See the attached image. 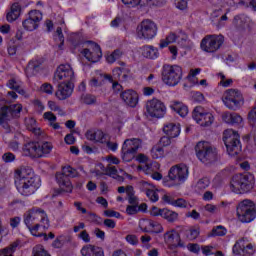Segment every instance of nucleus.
<instances>
[{
	"label": "nucleus",
	"instance_id": "72a5a7b5",
	"mask_svg": "<svg viewBox=\"0 0 256 256\" xmlns=\"http://www.w3.org/2000/svg\"><path fill=\"white\" fill-rule=\"evenodd\" d=\"M42 64L43 60L41 58L32 59L25 69L27 77H33V75H36L37 71H39V67H41Z\"/></svg>",
	"mask_w": 256,
	"mask_h": 256
},
{
	"label": "nucleus",
	"instance_id": "0e129e2a",
	"mask_svg": "<svg viewBox=\"0 0 256 256\" xmlns=\"http://www.w3.org/2000/svg\"><path fill=\"white\" fill-rule=\"evenodd\" d=\"M81 254L83 256H93L95 255V246L93 245H86L82 248Z\"/></svg>",
	"mask_w": 256,
	"mask_h": 256
},
{
	"label": "nucleus",
	"instance_id": "864d4df0",
	"mask_svg": "<svg viewBox=\"0 0 256 256\" xmlns=\"http://www.w3.org/2000/svg\"><path fill=\"white\" fill-rule=\"evenodd\" d=\"M33 256H51V254L45 250L43 245L38 244L33 248Z\"/></svg>",
	"mask_w": 256,
	"mask_h": 256
},
{
	"label": "nucleus",
	"instance_id": "39448f33",
	"mask_svg": "<svg viewBox=\"0 0 256 256\" xmlns=\"http://www.w3.org/2000/svg\"><path fill=\"white\" fill-rule=\"evenodd\" d=\"M223 142L226 147V151L230 157H235L241 153V140L239 132L233 129H226L223 132Z\"/></svg>",
	"mask_w": 256,
	"mask_h": 256
},
{
	"label": "nucleus",
	"instance_id": "6e6552de",
	"mask_svg": "<svg viewBox=\"0 0 256 256\" xmlns=\"http://www.w3.org/2000/svg\"><path fill=\"white\" fill-rule=\"evenodd\" d=\"M158 28L153 20L145 19L136 27V38L141 41H152L157 37Z\"/></svg>",
	"mask_w": 256,
	"mask_h": 256
},
{
	"label": "nucleus",
	"instance_id": "ea45409f",
	"mask_svg": "<svg viewBox=\"0 0 256 256\" xmlns=\"http://www.w3.org/2000/svg\"><path fill=\"white\" fill-rule=\"evenodd\" d=\"M128 9H137V7H145L149 4V0H121Z\"/></svg>",
	"mask_w": 256,
	"mask_h": 256
},
{
	"label": "nucleus",
	"instance_id": "603ef678",
	"mask_svg": "<svg viewBox=\"0 0 256 256\" xmlns=\"http://www.w3.org/2000/svg\"><path fill=\"white\" fill-rule=\"evenodd\" d=\"M152 223V220L143 218L139 221V228L141 231H144V233H149L151 231Z\"/></svg>",
	"mask_w": 256,
	"mask_h": 256
},
{
	"label": "nucleus",
	"instance_id": "2eb2a0df",
	"mask_svg": "<svg viewBox=\"0 0 256 256\" xmlns=\"http://www.w3.org/2000/svg\"><path fill=\"white\" fill-rule=\"evenodd\" d=\"M192 119L197 125H200V127H210V125H213V121H215V116H213V113L209 112V110L197 106L192 112Z\"/></svg>",
	"mask_w": 256,
	"mask_h": 256
},
{
	"label": "nucleus",
	"instance_id": "1a4fd4ad",
	"mask_svg": "<svg viewBox=\"0 0 256 256\" xmlns=\"http://www.w3.org/2000/svg\"><path fill=\"white\" fill-rule=\"evenodd\" d=\"M23 151L28 157H47L53 151V144L51 142H29L24 146Z\"/></svg>",
	"mask_w": 256,
	"mask_h": 256
},
{
	"label": "nucleus",
	"instance_id": "7ed1b4c3",
	"mask_svg": "<svg viewBox=\"0 0 256 256\" xmlns=\"http://www.w3.org/2000/svg\"><path fill=\"white\" fill-rule=\"evenodd\" d=\"M255 188V176L251 173L236 174L230 181V190L237 195L250 193Z\"/></svg>",
	"mask_w": 256,
	"mask_h": 256
},
{
	"label": "nucleus",
	"instance_id": "c756f323",
	"mask_svg": "<svg viewBox=\"0 0 256 256\" xmlns=\"http://www.w3.org/2000/svg\"><path fill=\"white\" fill-rule=\"evenodd\" d=\"M200 73V68L191 69L185 78L184 89H191V87H196V85H199L197 75Z\"/></svg>",
	"mask_w": 256,
	"mask_h": 256
},
{
	"label": "nucleus",
	"instance_id": "cd10ccee",
	"mask_svg": "<svg viewBox=\"0 0 256 256\" xmlns=\"http://www.w3.org/2000/svg\"><path fill=\"white\" fill-rule=\"evenodd\" d=\"M142 190L145 192L146 197H148V199L152 201V203H157V201H159V193L163 191L159 190L157 186L149 182L142 183Z\"/></svg>",
	"mask_w": 256,
	"mask_h": 256
},
{
	"label": "nucleus",
	"instance_id": "ddd939ff",
	"mask_svg": "<svg viewBox=\"0 0 256 256\" xmlns=\"http://www.w3.org/2000/svg\"><path fill=\"white\" fill-rule=\"evenodd\" d=\"M145 115L152 119H163V117L167 115V106L165 105V102L157 98L148 100L145 104Z\"/></svg>",
	"mask_w": 256,
	"mask_h": 256
},
{
	"label": "nucleus",
	"instance_id": "f8f14e48",
	"mask_svg": "<svg viewBox=\"0 0 256 256\" xmlns=\"http://www.w3.org/2000/svg\"><path fill=\"white\" fill-rule=\"evenodd\" d=\"M236 213L241 223H251L256 218L255 203L251 200H243L236 208Z\"/></svg>",
	"mask_w": 256,
	"mask_h": 256
},
{
	"label": "nucleus",
	"instance_id": "412c9836",
	"mask_svg": "<svg viewBox=\"0 0 256 256\" xmlns=\"http://www.w3.org/2000/svg\"><path fill=\"white\" fill-rule=\"evenodd\" d=\"M164 245L167 249H178V247L183 248V240H181V235L175 229L168 230L164 234Z\"/></svg>",
	"mask_w": 256,
	"mask_h": 256
},
{
	"label": "nucleus",
	"instance_id": "f257e3e1",
	"mask_svg": "<svg viewBox=\"0 0 256 256\" xmlns=\"http://www.w3.org/2000/svg\"><path fill=\"white\" fill-rule=\"evenodd\" d=\"M15 186L24 197L33 195L41 187V178L33 173L29 168H20L14 174Z\"/></svg>",
	"mask_w": 256,
	"mask_h": 256
},
{
	"label": "nucleus",
	"instance_id": "f03ea898",
	"mask_svg": "<svg viewBox=\"0 0 256 256\" xmlns=\"http://www.w3.org/2000/svg\"><path fill=\"white\" fill-rule=\"evenodd\" d=\"M216 9L210 14V21L216 27H224L225 23L229 20L227 15L231 12V8L235 7V0H217L214 2Z\"/></svg>",
	"mask_w": 256,
	"mask_h": 256
},
{
	"label": "nucleus",
	"instance_id": "13d9d810",
	"mask_svg": "<svg viewBox=\"0 0 256 256\" xmlns=\"http://www.w3.org/2000/svg\"><path fill=\"white\" fill-rule=\"evenodd\" d=\"M102 161L108 164L107 167H111V165H119V163H121V160L113 155L102 158Z\"/></svg>",
	"mask_w": 256,
	"mask_h": 256
},
{
	"label": "nucleus",
	"instance_id": "a18cd8bd",
	"mask_svg": "<svg viewBox=\"0 0 256 256\" xmlns=\"http://www.w3.org/2000/svg\"><path fill=\"white\" fill-rule=\"evenodd\" d=\"M43 119L47 121L53 129H59V124L55 123L57 121V117L52 112H45Z\"/></svg>",
	"mask_w": 256,
	"mask_h": 256
},
{
	"label": "nucleus",
	"instance_id": "b1692460",
	"mask_svg": "<svg viewBox=\"0 0 256 256\" xmlns=\"http://www.w3.org/2000/svg\"><path fill=\"white\" fill-rule=\"evenodd\" d=\"M2 103H5V101H0V125H3V123L9 119V115L15 117L19 115L23 109L21 104H15L8 108L6 106H2Z\"/></svg>",
	"mask_w": 256,
	"mask_h": 256
},
{
	"label": "nucleus",
	"instance_id": "de8ad7c7",
	"mask_svg": "<svg viewBox=\"0 0 256 256\" xmlns=\"http://www.w3.org/2000/svg\"><path fill=\"white\" fill-rule=\"evenodd\" d=\"M209 185H211V180H209V178H202L196 183L195 191H197V193H200V191L207 189Z\"/></svg>",
	"mask_w": 256,
	"mask_h": 256
},
{
	"label": "nucleus",
	"instance_id": "473e14b6",
	"mask_svg": "<svg viewBox=\"0 0 256 256\" xmlns=\"http://www.w3.org/2000/svg\"><path fill=\"white\" fill-rule=\"evenodd\" d=\"M141 145H143V142L139 138H130L126 139L122 145V148L132 151V153H137L139 149H141Z\"/></svg>",
	"mask_w": 256,
	"mask_h": 256
},
{
	"label": "nucleus",
	"instance_id": "dca6fc26",
	"mask_svg": "<svg viewBox=\"0 0 256 256\" xmlns=\"http://www.w3.org/2000/svg\"><path fill=\"white\" fill-rule=\"evenodd\" d=\"M187 39V34L183 32V30L178 29L176 31L170 32L165 38L161 39L159 48L165 49L166 47L173 45V43H178V45L183 47V43H187Z\"/></svg>",
	"mask_w": 256,
	"mask_h": 256
},
{
	"label": "nucleus",
	"instance_id": "e433bc0d",
	"mask_svg": "<svg viewBox=\"0 0 256 256\" xmlns=\"http://www.w3.org/2000/svg\"><path fill=\"white\" fill-rule=\"evenodd\" d=\"M105 79L113 83V77L111 75H103L100 71H96V76L90 81L89 85L90 87H101Z\"/></svg>",
	"mask_w": 256,
	"mask_h": 256
},
{
	"label": "nucleus",
	"instance_id": "9b49d317",
	"mask_svg": "<svg viewBox=\"0 0 256 256\" xmlns=\"http://www.w3.org/2000/svg\"><path fill=\"white\" fill-rule=\"evenodd\" d=\"M222 103H224L227 109L237 111V109H241V107H243L245 100L241 91L237 89H228L223 93Z\"/></svg>",
	"mask_w": 256,
	"mask_h": 256
},
{
	"label": "nucleus",
	"instance_id": "58836bf2",
	"mask_svg": "<svg viewBox=\"0 0 256 256\" xmlns=\"http://www.w3.org/2000/svg\"><path fill=\"white\" fill-rule=\"evenodd\" d=\"M159 169H161V164H159V162H152L150 164L137 167V171H142V173H145V175H152L153 173L159 171Z\"/></svg>",
	"mask_w": 256,
	"mask_h": 256
},
{
	"label": "nucleus",
	"instance_id": "423d86ee",
	"mask_svg": "<svg viewBox=\"0 0 256 256\" xmlns=\"http://www.w3.org/2000/svg\"><path fill=\"white\" fill-rule=\"evenodd\" d=\"M195 153L197 159L205 165L217 159V148L213 147V145L207 141L198 142L195 146Z\"/></svg>",
	"mask_w": 256,
	"mask_h": 256
},
{
	"label": "nucleus",
	"instance_id": "5fc2aeb1",
	"mask_svg": "<svg viewBox=\"0 0 256 256\" xmlns=\"http://www.w3.org/2000/svg\"><path fill=\"white\" fill-rule=\"evenodd\" d=\"M54 39L56 43H59L58 49H63V43L65 41V38L63 37V28H57Z\"/></svg>",
	"mask_w": 256,
	"mask_h": 256
},
{
	"label": "nucleus",
	"instance_id": "e2e57ef3",
	"mask_svg": "<svg viewBox=\"0 0 256 256\" xmlns=\"http://www.w3.org/2000/svg\"><path fill=\"white\" fill-rule=\"evenodd\" d=\"M177 199H175V193H166L162 196V201L166 203V205H172L175 203Z\"/></svg>",
	"mask_w": 256,
	"mask_h": 256
},
{
	"label": "nucleus",
	"instance_id": "4d7b16f0",
	"mask_svg": "<svg viewBox=\"0 0 256 256\" xmlns=\"http://www.w3.org/2000/svg\"><path fill=\"white\" fill-rule=\"evenodd\" d=\"M224 205H227V203L225 202H221L218 205H213V204H207L206 206H204V211H206L207 213H217V211H219V207H224Z\"/></svg>",
	"mask_w": 256,
	"mask_h": 256
},
{
	"label": "nucleus",
	"instance_id": "79ce46f5",
	"mask_svg": "<svg viewBox=\"0 0 256 256\" xmlns=\"http://www.w3.org/2000/svg\"><path fill=\"white\" fill-rule=\"evenodd\" d=\"M114 79L127 81L129 79V68H116L112 71Z\"/></svg>",
	"mask_w": 256,
	"mask_h": 256
},
{
	"label": "nucleus",
	"instance_id": "393cba45",
	"mask_svg": "<svg viewBox=\"0 0 256 256\" xmlns=\"http://www.w3.org/2000/svg\"><path fill=\"white\" fill-rule=\"evenodd\" d=\"M120 97L128 107L135 108L139 105V93L133 89L125 90L120 94Z\"/></svg>",
	"mask_w": 256,
	"mask_h": 256
},
{
	"label": "nucleus",
	"instance_id": "4468645a",
	"mask_svg": "<svg viewBox=\"0 0 256 256\" xmlns=\"http://www.w3.org/2000/svg\"><path fill=\"white\" fill-rule=\"evenodd\" d=\"M225 43L223 35H208L200 42V49L204 53H217Z\"/></svg>",
	"mask_w": 256,
	"mask_h": 256
},
{
	"label": "nucleus",
	"instance_id": "9d476101",
	"mask_svg": "<svg viewBox=\"0 0 256 256\" xmlns=\"http://www.w3.org/2000/svg\"><path fill=\"white\" fill-rule=\"evenodd\" d=\"M77 175V170L73 169L71 166H64L62 172L56 174V181L63 193H72L73 184H71L69 177H77Z\"/></svg>",
	"mask_w": 256,
	"mask_h": 256
},
{
	"label": "nucleus",
	"instance_id": "09e8293b",
	"mask_svg": "<svg viewBox=\"0 0 256 256\" xmlns=\"http://www.w3.org/2000/svg\"><path fill=\"white\" fill-rule=\"evenodd\" d=\"M121 157L125 163H129L133 161V159H135V152H132L131 150H127L126 148L122 147Z\"/></svg>",
	"mask_w": 256,
	"mask_h": 256
},
{
	"label": "nucleus",
	"instance_id": "49530a36",
	"mask_svg": "<svg viewBox=\"0 0 256 256\" xmlns=\"http://www.w3.org/2000/svg\"><path fill=\"white\" fill-rule=\"evenodd\" d=\"M151 157L153 159H162V157H165V150L157 144L151 149Z\"/></svg>",
	"mask_w": 256,
	"mask_h": 256
},
{
	"label": "nucleus",
	"instance_id": "f3484780",
	"mask_svg": "<svg viewBox=\"0 0 256 256\" xmlns=\"http://www.w3.org/2000/svg\"><path fill=\"white\" fill-rule=\"evenodd\" d=\"M85 48L81 51V55L90 61V63H97L103 57V52L101 51V46L95 42H86L84 44Z\"/></svg>",
	"mask_w": 256,
	"mask_h": 256
},
{
	"label": "nucleus",
	"instance_id": "3c124183",
	"mask_svg": "<svg viewBox=\"0 0 256 256\" xmlns=\"http://www.w3.org/2000/svg\"><path fill=\"white\" fill-rule=\"evenodd\" d=\"M249 17L245 15H238L234 18L233 23L236 25V27H245L249 23Z\"/></svg>",
	"mask_w": 256,
	"mask_h": 256
},
{
	"label": "nucleus",
	"instance_id": "774afa93",
	"mask_svg": "<svg viewBox=\"0 0 256 256\" xmlns=\"http://www.w3.org/2000/svg\"><path fill=\"white\" fill-rule=\"evenodd\" d=\"M151 233H163V226L159 222L152 221L150 226Z\"/></svg>",
	"mask_w": 256,
	"mask_h": 256
},
{
	"label": "nucleus",
	"instance_id": "6ab92c4d",
	"mask_svg": "<svg viewBox=\"0 0 256 256\" xmlns=\"http://www.w3.org/2000/svg\"><path fill=\"white\" fill-rule=\"evenodd\" d=\"M120 173L122 176H119V171H117V168L115 166H107L103 165L102 163H98L96 165V175H108L109 177H112V179H116V181H123L124 179H131V175L123 172V170H120Z\"/></svg>",
	"mask_w": 256,
	"mask_h": 256
},
{
	"label": "nucleus",
	"instance_id": "680f3d73",
	"mask_svg": "<svg viewBox=\"0 0 256 256\" xmlns=\"http://www.w3.org/2000/svg\"><path fill=\"white\" fill-rule=\"evenodd\" d=\"M218 77L220 79V85L222 87H230L233 84V79L227 78L223 73H219Z\"/></svg>",
	"mask_w": 256,
	"mask_h": 256
},
{
	"label": "nucleus",
	"instance_id": "37998d69",
	"mask_svg": "<svg viewBox=\"0 0 256 256\" xmlns=\"http://www.w3.org/2000/svg\"><path fill=\"white\" fill-rule=\"evenodd\" d=\"M25 125L28 131H32L34 135H41V128L37 126V121L34 118H26Z\"/></svg>",
	"mask_w": 256,
	"mask_h": 256
},
{
	"label": "nucleus",
	"instance_id": "4be33fe9",
	"mask_svg": "<svg viewBox=\"0 0 256 256\" xmlns=\"http://www.w3.org/2000/svg\"><path fill=\"white\" fill-rule=\"evenodd\" d=\"M55 79L62 83H73L75 81V72L69 64H61L55 72Z\"/></svg>",
	"mask_w": 256,
	"mask_h": 256
},
{
	"label": "nucleus",
	"instance_id": "aec40b11",
	"mask_svg": "<svg viewBox=\"0 0 256 256\" xmlns=\"http://www.w3.org/2000/svg\"><path fill=\"white\" fill-rule=\"evenodd\" d=\"M43 21V13L39 10H31L28 17L22 22L25 31H35L39 28V24Z\"/></svg>",
	"mask_w": 256,
	"mask_h": 256
},
{
	"label": "nucleus",
	"instance_id": "5701e85b",
	"mask_svg": "<svg viewBox=\"0 0 256 256\" xmlns=\"http://www.w3.org/2000/svg\"><path fill=\"white\" fill-rule=\"evenodd\" d=\"M255 251V245L249 243L245 239L237 241L233 247L234 255L251 256L255 254Z\"/></svg>",
	"mask_w": 256,
	"mask_h": 256
},
{
	"label": "nucleus",
	"instance_id": "052dcab7",
	"mask_svg": "<svg viewBox=\"0 0 256 256\" xmlns=\"http://www.w3.org/2000/svg\"><path fill=\"white\" fill-rule=\"evenodd\" d=\"M120 57H121V51L115 50L114 52L108 53L106 55V61L107 63H115V61Z\"/></svg>",
	"mask_w": 256,
	"mask_h": 256
},
{
	"label": "nucleus",
	"instance_id": "4c0bfd02",
	"mask_svg": "<svg viewBox=\"0 0 256 256\" xmlns=\"http://www.w3.org/2000/svg\"><path fill=\"white\" fill-rule=\"evenodd\" d=\"M141 54L145 59H157L159 57V49L155 46L146 45L141 48Z\"/></svg>",
	"mask_w": 256,
	"mask_h": 256
},
{
	"label": "nucleus",
	"instance_id": "338daca9",
	"mask_svg": "<svg viewBox=\"0 0 256 256\" xmlns=\"http://www.w3.org/2000/svg\"><path fill=\"white\" fill-rule=\"evenodd\" d=\"M65 243V235L58 236L52 243V247L54 249H61L63 247V244Z\"/></svg>",
	"mask_w": 256,
	"mask_h": 256
},
{
	"label": "nucleus",
	"instance_id": "a211bd4d",
	"mask_svg": "<svg viewBox=\"0 0 256 256\" xmlns=\"http://www.w3.org/2000/svg\"><path fill=\"white\" fill-rule=\"evenodd\" d=\"M47 219V213L42 209L34 208L25 214L24 223L26 227H31L36 223H44V227H47Z\"/></svg>",
	"mask_w": 256,
	"mask_h": 256
},
{
	"label": "nucleus",
	"instance_id": "a19ab883",
	"mask_svg": "<svg viewBox=\"0 0 256 256\" xmlns=\"http://www.w3.org/2000/svg\"><path fill=\"white\" fill-rule=\"evenodd\" d=\"M161 217L168 221V223H175V221L179 219V214L173 210H169L168 208H163Z\"/></svg>",
	"mask_w": 256,
	"mask_h": 256
},
{
	"label": "nucleus",
	"instance_id": "c9c22d12",
	"mask_svg": "<svg viewBox=\"0 0 256 256\" xmlns=\"http://www.w3.org/2000/svg\"><path fill=\"white\" fill-rule=\"evenodd\" d=\"M21 17V5L19 3L12 4L10 11L6 14V20L8 23H13Z\"/></svg>",
	"mask_w": 256,
	"mask_h": 256
},
{
	"label": "nucleus",
	"instance_id": "0eeeda50",
	"mask_svg": "<svg viewBox=\"0 0 256 256\" xmlns=\"http://www.w3.org/2000/svg\"><path fill=\"white\" fill-rule=\"evenodd\" d=\"M183 79V68L179 65H164L162 81L168 87H176Z\"/></svg>",
	"mask_w": 256,
	"mask_h": 256
},
{
	"label": "nucleus",
	"instance_id": "8fccbe9b",
	"mask_svg": "<svg viewBox=\"0 0 256 256\" xmlns=\"http://www.w3.org/2000/svg\"><path fill=\"white\" fill-rule=\"evenodd\" d=\"M19 247V242H14L7 248H4L0 251V255L2 256H13V253H15V250Z\"/></svg>",
	"mask_w": 256,
	"mask_h": 256
},
{
	"label": "nucleus",
	"instance_id": "bb28decb",
	"mask_svg": "<svg viewBox=\"0 0 256 256\" xmlns=\"http://www.w3.org/2000/svg\"><path fill=\"white\" fill-rule=\"evenodd\" d=\"M73 82H62L58 86V90L56 91V97L60 101H64V99L69 98L70 95H73L74 89Z\"/></svg>",
	"mask_w": 256,
	"mask_h": 256
},
{
	"label": "nucleus",
	"instance_id": "20e7f679",
	"mask_svg": "<svg viewBox=\"0 0 256 256\" xmlns=\"http://www.w3.org/2000/svg\"><path fill=\"white\" fill-rule=\"evenodd\" d=\"M187 179H189V167L185 164H177L169 169L167 178L162 180V185L177 187V185H183Z\"/></svg>",
	"mask_w": 256,
	"mask_h": 256
},
{
	"label": "nucleus",
	"instance_id": "2f4dec72",
	"mask_svg": "<svg viewBox=\"0 0 256 256\" xmlns=\"http://www.w3.org/2000/svg\"><path fill=\"white\" fill-rule=\"evenodd\" d=\"M170 109L180 117H187V115H189V107L181 101L170 102Z\"/></svg>",
	"mask_w": 256,
	"mask_h": 256
},
{
	"label": "nucleus",
	"instance_id": "c85d7f7f",
	"mask_svg": "<svg viewBox=\"0 0 256 256\" xmlns=\"http://www.w3.org/2000/svg\"><path fill=\"white\" fill-rule=\"evenodd\" d=\"M163 133L171 139H175L181 135V124L168 122L163 127Z\"/></svg>",
	"mask_w": 256,
	"mask_h": 256
},
{
	"label": "nucleus",
	"instance_id": "6e6d98bb",
	"mask_svg": "<svg viewBox=\"0 0 256 256\" xmlns=\"http://www.w3.org/2000/svg\"><path fill=\"white\" fill-rule=\"evenodd\" d=\"M235 5H242V7H251L256 11V0H234Z\"/></svg>",
	"mask_w": 256,
	"mask_h": 256
},
{
	"label": "nucleus",
	"instance_id": "c03bdc74",
	"mask_svg": "<svg viewBox=\"0 0 256 256\" xmlns=\"http://www.w3.org/2000/svg\"><path fill=\"white\" fill-rule=\"evenodd\" d=\"M7 86L9 89H14V91H17L19 95H23L24 97H27V94L25 93V90L21 88V81L18 79H10L7 83Z\"/></svg>",
	"mask_w": 256,
	"mask_h": 256
},
{
	"label": "nucleus",
	"instance_id": "f704fd0d",
	"mask_svg": "<svg viewBox=\"0 0 256 256\" xmlns=\"http://www.w3.org/2000/svg\"><path fill=\"white\" fill-rule=\"evenodd\" d=\"M222 120L228 125H241L243 123V117L237 113L224 112Z\"/></svg>",
	"mask_w": 256,
	"mask_h": 256
},
{
	"label": "nucleus",
	"instance_id": "7c9ffc66",
	"mask_svg": "<svg viewBox=\"0 0 256 256\" xmlns=\"http://www.w3.org/2000/svg\"><path fill=\"white\" fill-rule=\"evenodd\" d=\"M86 139L94 143H107V134L101 130H90L86 133Z\"/></svg>",
	"mask_w": 256,
	"mask_h": 256
},
{
	"label": "nucleus",
	"instance_id": "69168bd1",
	"mask_svg": "<svg viewBox=\"0 0 256 256\" xmlns=\"http://www.w3.org/2000/svg\"><path fill=\"white\" fill-rule=\"evenodd\" d=\"M40 93H45L46 95H53V85L49 83H44L40 86Z\"/></svg>",
	"mask_w": 256,
	"mask_h": 256
},
{
	"label": "nucleus",
	"instance_id": "bf43d9fd",
	"mask_svg": "<svg viewBox=\"0 0 256 256\" xmlns=\"http://www.w3.org/2000/svg\"><path fill=\"white\" fill-rule=\"evenodd\" d=\"M223 235H227V229L223 226H217L213 228L211 236L212 237H223Z\"/></svg>",
	"mask_w": 256,
	"mask_h": 256
},
{
	"label": "nucleus",
	"instance_id": "a878e982",
	"mask_svg": "<svg viewBox=\"0 0 256 256\" xmlns=\"http://www.w3.org/2000/svg\"><path fill=\"white\" fill-rule=\"evenodd\" d=\"M49 226V218H47V227H45V222H37L36 224L27 226V228L33 237H43L44 241H49L47 234L43 233V231H47V229H49Z\"/></svg>",
	"mask_w": 256,
	"mask_h": 256
}]
</instances>
